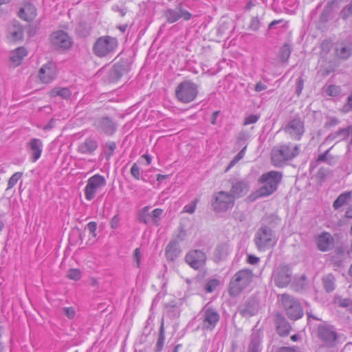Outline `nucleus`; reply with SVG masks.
Listing matches in <instances>:
<instances>
[{
    "label": "nucleus",
    "instance_id": "49",
    "mask_svg": "<svg viewBox=\"0 0 352 352\" xmlns=\"http://www.w3.org/2000/svg\"><path fill=\"white\" fill-rule=\"evenodd\" d=\"M296 94L298 96H299L302 92V90L304 87V80L302 77H299L296 80Z\"/></svg>",
    "mask_w": 352,
    "mask_h": 352
},
{
    "label": "nucleus",
    "instance_id": "2",
    "mask_svg": "<svg viewBox=\"0 0 352 352\" xmlns=\"http://www.w3.org/2000/svg\"><path fill=\"white\" fill-rule=\"evenodd\" d=\"M300 153V146H292L283 144L272 148L271 153L272 163L274 166H282L285 162L296 157Z\"/></svg>",
    "mask_w": 352,
    "mask_h": 352
},
{
    "label": "nucleus",
    "instance_id": "48",
    "mask_svg": "<svg viewBox=\"0 0 352 352\" xmlns=\"http://www.w3.org/2000/svg\"><path fill=\"white\" fill-rule=\"evenodd\" d=\"M219 281L216 279L210 280L205 287V289L207 292H212L218 286Z\"/></svg>",
    "mask_w": 352,
    "mask_h": 352
},
{
    "label": "nucleus",
    "instance_id": "41",
    "mask_svg": "<svg viewBox=\"0 0 352 352\" xmlns=\"http://www.w3.org/2000/svg\"><path fill=\"white\" fill-rule=\"evenodd\" d=\"M246 149V146H245L239 153L230 162L228 166L227 167L226 170L234 166L239 160H241L245 155V151Z\"/></svg>",
    "mask_w": 352,
    "mask_h": 352
},
{
    "label": "nucleus",
    "instance_id": "34",
    "mask_svg": "<svg viewBox=\"0 0 352 352\" xmlns=\"http://www.w3.org/2000/svg\"><path fill=\"white\" fill-rule=\"evenodd\" d=\"M72 95V91L67 87L58 88L55 87L49 92V96L51 98L60 96L63 99H68Z\"/></svg>",
    "mask_w": 352,
    "mask_h": 352
},
{
    "label": "nucleus",
    "instance_id": "33",
    "mask_svg": "<svg viewBox=\"0 0 352 352\" xmlns=\"http://www.w3.org/2000/svg\"><path fill=\"white\" fill-rule=\"evenodd\" d=\"M352 197V192H344L340 194L338 198L334 201L333 207L335 210H338L342 206L348 204Z\"/></svg>",
    "mask_w": 352,
    "mask_h": 352
},
{
    "label": "nucleus",
    "instance_id": "1",
    "mask_svg": "<svg viewBox=\"0 0 352 352\" xmlns=\"http://www.w3.org/2000/svg\"><path fill=\"white\" fill-rule=\"evenodd\" d=\"M282 173L271 170L263 173L258 179V182L263 186L256 192V197H266L274 192L282 179Z\"/></svg>",
    "mask_w": 352,
    "mask_h": 352
},
{
    "label": "nucleus",
    "instance_id": "6",
    "mask_svg": "<svg viewBox=\"0 0 352 352\" xmlns=\"http://www.w3.org/2000/svg\"><path fill=\"white\" fill-rule=\"evenodd\" d=\"M292 279V270L285 264H280L273 270L272 280L279 288H284L289 285Z\"/></svg>",
    "mask_w": 352,
    "mask_h": 352
},
{
    "label": "nucleus",
    "instance_id": "14",
    "mask_svg": "<svg viewBox=\"0 0 352 352\" xmlns=\"http://www.w3.org/2000/svg\"><path fill=\"white\" fill-rule=\"evenodd\" d=\"M318 336L328 346L336 345L338 335L333 327L320 324L318 327Z\"/></svg>",
    "mask_w": 352,
    "mask_h": 352
},
{
    "label": "nucleus",
    "instance_id": "51",
    "mask_svg": "<svg viewBox=\"0 0 352 352\" xmlns=\"http://www.w3.org/2000/svg\"><path fill=\"white\" fill-rule=\"evenodd\" d=\"M333 72V68L331 66H329L327 67H321L320 69L318 71V73L321 76L326 77Z\"/></svg>",
    "mask_w": 352,
    "mask_h": 352
},
{
    "label": "nucleus",
    "instance_id": "22",
    "mask_svg": "<svg viewBox=\"0 0 352 352\" xmlns=\"http://www.w3.org/2000/svg\"><path fill=\"white\" fill-rule=\"evenodd\" d=\"M274 323L278 335L280 336H287L289 333L291 327L282 314L279 312L276 313Z\"/></svg>",
    "mask_w": 352,
    "mask_h": 352
},
{
    "label": "nucleus",
    "instance_id": "44",
    "mask_svg": "<svg viewBox=\"0 0 352 352\" xmlns=\"http://www.w3.org/2000/svg\"><path fill=\"white\" fill-rule=\"evenodd\" d=\"M337 303L342 307L347 308L352 311V300L350 298H338Z\"/></svg>",
    "mask_w": 352,
    "mask_h": 352
},
{
    "label": "nucleus",
    "instance_id": "12",
    "mask_svg": "<svg viewBox=\"0 0 352 352\" xmlns=\"http://www.w3.org/2000/svg\"><path fill=\"white\" fill-rule=\"evenodd\" d=\"M203 329L212 331L219 321L220 316L214 308L206 306L202 310Z\"/></svg>",
    "mask_w": 352,
    "mask_h": 352
},
{
    "label": "nucleus",
    "instance_id": "24",
    "mask_svg": "<svg viewBox=\"0 0 352 352\" xmlns=\"http://www.w3.org/2000/svg\"><path fill=\"white\" fill-rule=\"evenodd\" d=\"M28 51L23 47H20L11 52L10 61L13 67L20 65L23 58L27 56Z\"/></svg>",
    "mask_w": 352,
    "mask_h": 352
},
{
    "label": "nucleus",
    "instance_id": "30",
    "mask_svg": "<svg viewBox=\"0 0 352 352\" xmlns=\"http://www.w3.org/2000/svg\"><path fill=\"white\" fill-rule=\"evenodd\" d=\"M98 148L97 142L92 138H87L78 148V151L83 154L91 153Z\"/></svg>",
    "mask_w": 352,
    "mask_h": 352
},
{
    "label": "nucleus",
    "instance_id": "42",
    "mask_svg": "<svg viewBox=\"0 0 352 352\" xmlns=\"http://www.w3.org/2000/svg\"><path fill=\"white\" fill-rule=\"evenodd\" d=\"M340 16L344 20L352 16V0L340 11Z\"/></svg>",
    "mask_w": 352,
    "mask_h": 352
},
{
    "label": "nucleus",
    "instance_id": "25",
    "mask_svg": "<svg viewBox=\"0 0 352 352\" xmlns=\"http://www.w3.org/2000/svg\"><path fill=\"white\" fill-rule=\"evenodd\" d=\"M341 2L342 0H332L329 2L320 14V20L322 22L328 21L331 13L340 8Z\"/></svg>",
    "mask_w": 352,
    "mask_h": 352
},
{
    "label": "nucleus",
    "instance_id": "26",
    "mask_svg": "<svg viewBox=\"0 0 352 352\" xmlns=\"http://www.w3.org/2000/svg\"><path fill=\"white\" fill-rule=\"evenodd\" d=\"M336 56L342 60H346L352 56V43H342L336 48Z\"/></svg>",
    "mask_w": 352,
    "mask_h": 352
},
{
    "label": "nucleus",
    "instance_id": "18",
    "mask_svg": "<svg viewBox=\"0 0 352 352\" xmlns=\"http://www.w3.org/2000/svg\"><path fill=\"white\" fill-rule=\"evenodd\" d=\"M186 263L193 269L197 270L204 266L206 256L201 250H192L185 257Z\"/></svg>",
    "mask_w": 352,
    "mask_h": 352
},
{
    "label": "nucleus",
    "instance_id": "59",
    "mask_svg": "<svg viewBox=\"0 0 352 352\" xmlns=\"http://www.w3.org/2000/svg\"><path fill=\"white\" fill-rule=\"evenodd\" d=\"M249 137L250 134L248 132L245 131H242L239 133L237 139L239 142H245L249 138Z\"/></svg>",
    "mask_w": 352,
    "mask_h": 352
},
{
    "label": "nucleus",
    "instance_id": "11",
    "mask_svg": "<svg viewBox=\"0 0 352 352\" xmlns=\"http://www.w3.org/2000/svg\"><path fill=\"white\" fill-rule=\"evenodd\" d=\"M52 45L56 49L69 50L73 44L72 38L63 31H57L50 35Z\"/></svg>",
    "mask_w": 352,
    "mask_h": 352
},
{
    "label": "nucleus",
    "instance_id": "3",
    "mask_svg": "<svg viewBox=\"0 0 352 352\" xmlns=\"http://www.w3.org/2000/svg\"><path fill=\"white\" fill-rule=\"evenodd\" d=\"M253 277L251 270L244 269L237 272L230 281L229 295L232 297L238 296L252 282Z\"/></svg>",
    "mask_w": 352,
    "mask_h": 352
},
{
    "label": "nucleus",
    "instance_id": "8",
    "mask_svg": "<svg viewBox=\"0 0 352 352\" xmlns=\"http://www.w3.org/2000/svg\"><path fill=\"white\" fill-rule=\"evenodd\" d=\"M118 46V41L116 38L106 36H101L96 41L93 50L98 57H104L113 52Z\"/></svg>",
    "mask_w": 352,
    "mask_h": 352
},
{
    "label": "nucleus",
    "instance_id": "52",
    "mask_svg": "<svg viewBox=\"0 0 352 352\" xmlns=\"http://www.w3.org/2000/svg\"><path fill=\"white\" fill-rule=\"evenodd\" d=\"M131 173L135 179H140V168L137 164H133L131 168Z\"/></svg>",
    "mask_w": 352,
    "mask_h": 352
},
{
    "label": "nucleus",
    "instance_id": "36",
    "mask_svg": "<svg viewBox=\"0 0 352 352\" xmlns=\"http://www.w3.org/2000/svg\"><path fill=\"white\" fill-rule=\"evenodd\" d=\"M292 48L288 43H285L280 49V58L282 63H286L291 54Z\"/></svg>",
    "mask_w": 352,
    "mask_h": 352
},
{
    "label": "nucleus",
    "instance_id": "62",
    "mask_svg": "<svg viewBox=\"0 0 352 352\" xmlns=\"http://www.w3.org/2000/svg\"><path fill=\"white\" fill-rule=\"evenodd\" d=\"M338 123V120L337 118H331L325 123V127H331L336 125Z\"/></svg>",
    "mask_w": 352,
    "mask_h": 352
},
{
    "label": "nucleus",
    "instance_id": "4",
    "mask_svg": "<svg viewBox=\"0 0 352 352\" xmlns=\"http://www.w3.org/2000/svg\"><path fill=\"white\" fill-rule=\"evenodd\" d=\"M257 249L265 251L276 243L275 232L266 225H262L256 231L254 239Z\"/></svg>",
    "mask_w": 352,
    "mask_h": 352
},
{
    "label": "nucleus",
    "instance_id": "23",
    "mask_svg": "<svg viewBox=\"0 0 352 352\" xmlns=\"http://www.w3.org/2000/svg\"><path fill=\"white\" fill-rule=\"evenodd\" d=\"M36 9L32 3L24 2L20 8L18 16L25 21H31L36 16Z\"/></svg>",
    "mask_w": 352,
    "mask_h": 352
},
{
    "label": "nucleus",
    "instance_id": "29",
    "mask_svg": "<svg viewBox=\"0 0 352 352\" xmlns=\"http://www.w3.org/2000/svg\"><path fill=\"white\" fill-rule=\"evenodd\" d=\"M58 74V69L56 63L47 61L45 63V84L54 80Z\"/></svg>",
    "mask_w": 352,
    "mask_h": 352
},
{
    "label": "nucleus",
    "instance_id": "55",
    "mask_svg": "<svg viewBox=\"0 0 352 352\" xmlns=\"http://www.w3.org/2000/svg\"><path fill=\"white\" fill-rule=\"evenodd\" d=\"M277 352H298V349L296 346H282Z\"/></svg>",
    "mask_w": 352,
    "mask_h": 352
},
{
    "label": "nucleus",
    "instance_id": "40",
    "mask_svg": "<svg viewBox=\"0 0 352 352\" xmlns=\"http://www.w3.org/2000/svg\"><path fill=\"white\" fill-rule=\"evenodd\" d=\"M23 173L21 172H16L13 174L8 180V189L12 188L21 178Z\"/></svg>",
    "mask_w": 352,
    "mask_h": 352
},
{
    "label": "nucleus",
    "instance_id": "16",
    "mask_svg": "<svg viewBox=\"0 0 352 352\" xmlns=\"http://www.w3.org/2000/svg\"><path fill=\"white\" fill-rule=\"evenodd\" d=\"M191 16V14L188 11L183 10L182 3H179L175 9H168L164 12V16L166 21L170 23L177 21L181 17L188 21L190 19Z\"/></svg>",
    "mask_w": 352,
    "mask_h": 352
},
{
    "label": "nucleus",
    "instance_id": "56",
    "mask_svg": "<svg viewBox=\"0 0 352 352\" xmlns=\"http://www.w3.org/2000/svg\"><path fill=\"white\" fill-rule=\"evenodd\" d=\"M196 202L197 201H195L193 203L186 205L184 208V212L192 214L195 210Z\"/></svg>",
    "mask_w": 352,
    "mask_h": 352
},
{
    "label": "nucleus",
    "instance_id": "54",
    "mask_svg": "<svg viewBox=\"0 0 352 352\" xmlns=\"http://www.w3.org/2000/svg\"><path fill=\"white\" fill-rule=\"evenodd\" d=\"M162 212L163 210L162 209L156 208L152 212L151 217H152L153 220L156 222L160 218Z\"/></svg>",
    "mask_w": 352,
    "mask_h": 352
},
{
    "label": "nucleus",
    "instance_id": "31",
    "mask_svg": "<svg viewBox=\"0 0 352 352\" xmlns=\"http://www.w3.org/2000/svg\"><path fill=\"white\" fill-rule=\"evenodd\" d=\"M181 250L176 241H170L166 249V258L172 261L175 260L179 255Z\"/></svg>",
    "mask_w": 352,
    "mask_h": 352
},
{
    "label": "nucleus",
    "instance_id": "10",
    "mask_svg": "<svg viewBox=\"0 0 352 352\" xmlns=\"http://www.w3.org/2000/svg\"><path fill=\"white\" fill-rule=\"evenodd\" d=\"M212 208L217 212H226L233 207L235 199L228 192L220 191L214 195Z\"/></svg>",
    "mask_w": 352,
    "mask_h": 352
},
{
    "label": "nucleus",
    "instance_id": "5",
    "mask_svg": "<svg viewBox=\"0 0 352 352\" xmlns=\"http://www.w3.org/2000/svg\"><path fill=\"white\" fill-rule=\"evenodd\" d=\"M280 302L290 320H296L302 317L303 309L296 298L287 294H283L280 296Z\"/></svg>",
    "mask_w": 352,
    "mask_h": 352
},
{
    "label": "nucleus",
    "instance_id": "61",
    "mask_svg": "<svg viewBox=\"0 0 352 352\" xmlns=\"http://www.w3.org/2000/svg\"><path fill=\"white\" fill-rule=\"evenodd\" d=\"M120 219L118 215H115L111 220V226L112 228H117L119 226Z\"/></svg>",
    "mask_w": 352,
    "mask_h": 352
},
{
    "label": "nucleus",
    "instance_id": "45",
    "mask_svg": "<svg viewBox=\"0 0 352 352\" xmlns=\"http://www.w3.org/2000/svg\"><path fill=\"white\" fill-rule=\"evenodd\" d=\"M149 207H144L142 211V212L139 214L138 219L140 222H143L145 224H147L148 222V217L150 216L148 214Z\"/></svg>",
    "mask_w": 352,
    "mask_h": 352
},
{
    "label": "nucleus",
    "instance_id": "17",
    "mask_svg": "<svg viewBox=\"0 0 352 352\" xmlns=\"http://www.w3.org/2000/svg\"><path fill=\"white\" fill-rule=\"evenodd\" d=\"M316 244L321 252H327L332 250L335 245V239L328 232H322L316 236Z\"/></svg>",
    "mask_w": 352,
    "mask_h": 352
},
{
    "label": "nucleus",
    "instance_id": "21",
    "mask_svg": "<svg viewBox=\"0 0 352 352\" xmlns=\"http://www.w3.org/2000/svg\"><path fill=\"white\" fill-rule=\"evenodd\" d=\"M129 70L130 65L128 62L117 63L109 73V80L112 82L117 81Z\"/></svg>",
    "mask_w": 352,
    "mask_h": 352
},
{
    "label": "nucleus",
    "instance_id": "28",
    "mask_svg": "<svg viewBox=\"0 0 352 352\" xmlns=\"http://www.w3.org/2000/svg\"><path fill=\"white\" fill-rule=\"evenodd\" d=\"M261 334L258 331L253 332L250 336V341L248 346V352H261Z\"/></svg>",
    "mask_w": 352,
    "mask_h": 352
},
{
    "label": "nucleus",
    "instance_id": "32",
    "mask_svg": "<svg viewBox=\"0 0 352 352\" xmlns=\"http://www.w3.org/2000/svg\"><path fill=\"white\" fill-rule=\"evenodd\" d=\"M29 146L33 155L32 162H36L42 153V142L40 140L34 139L29 143Z\"/></svg>",
    "mask_w": 352,
    "mask_h": 352
},
{
    "label": "nucleus",
    "instance_id": "43",
    "mask_svg": "<svg viewBox=\"0 0 352 352\" xmlns=\"http://www.w3.org/2000/svg\"><path fill=\"white\" fill-rule=\"evenodd\" d=\"M67 277L71 280H78L81 277V272L78 269H70L67 271Z\"/></svg>",
    "mask_w": 352,
    "mask_h": 352
},
{
    "label": "nucleus",
    "instance_id": "15",
    "mask_svg": "<svg viewBox=\"0 0 352 352\" xmlns=\"http://www.w3.org/2000/svg\"><path fill=\"white\" fill-rule=\"evenodd\" d=\"M96 129L107 135H113L116 129L117 125L109 117H100L97 118L94 123Z\"/></svg>",
    "mask_w": 352,
    "mask_h": 352
},
{
    "label": "nucleus",
    "instance_id": "19",
    "mask_svg": "<svg viewBox=\"0 0 352 352\" xmlns=\"http://www.w3.org/2000/svg\"><path fill=\"white\" fill-rule=\"evenodd\" d=\"M249 190L250 184L247 180H234L232 182V186L230 193L234 197L235 199L247 195Z\"/></svg>",
    "mask_w": 352,
    "mask_h": 352
},
{
    "label": "nucleus",
    "instance_id": "50",
    "mask_svg": "<svg viewBox=\"0 0 352 352\" xmlns=\"http://www.w3.org/2000/svg\"><path fill=\"white\" fill-rule=\"evenodd\" d=\"M259 118L258 116L256 115H250L245 118L243 124L248 125L250 124L256 123Z\"/></svg>",
    "mask_w": 352,
    "mask_h": 352
},
{
    "label": "nucleus",
    "instance_id": "7",
    "mask_svg": "<svg viewBox=\"0 0 352 352\" xmlns=\"http://www.w3.org/2000/svg\"><path fill=\"white\" fill-rule=\"evenodd\" d=\"M197 89L196 84L186 80L178 85L175 90V94L179 101L188 103L196 98L198 93Z\"/></svg>",
    "mask_w": 352,
    "mask_h": 352
},
{
    "label": "nucleus",
    "instance_id": "39",
    "mask_svg": "<svg viewBox=\"0 0 352 352\" xmlns=\"http://www.w3.org/2000/svg\"><path fill=\"white\" fill-rule=\"evenodd\" d=\"M326 94L329 96H338L341 94V88L335 85H329L326 89Z\"/></svg>",
    "mask_w": 352,
    "mask_h": 352
},
{
    "label": "nucleus",
    "instance_id": "9",
    "mask_svg": "<svg viewBox=\"0 0 352 352\" xmlns=\"http://www.w3.org/2000/svg\"><path fill=\"white\" fill-rule=\"evenodd\" d=\"M283 130L292 140H300L305 132L304 120L298 116L295 117L286 123Z\"/></svg>",
    "mask_w": 352,
    "mask_h": 352
},
{
    "label": "nucleus",
    "instance_id": "53",
    "mask_svg": "<svg viewBox=\"0 0 352 352\" xmlns=\"http://www.w3.org/2000/svg\"><path fill=\"white\" fill-rule=\"evenodd\" d=\"M63 313L69 318L72 319L74 318L76 311L74 308L72 307H64L63 308Z\"/></svg>",
    "mask_w": 352,
    "mask_h": 352
},
{
    "label": "nucleus",
    "instance_id": "20",
    "mask_svg": "<svg viewBox=\"0 0 352 352\" xmlns=\"http://www.w3.org/2000/svg\"><path fill=\"white\" fill-rule=\"evenodd\" d=\"M258 309V302L253 297L248 298L239 307V313L243 317L249 318L255 315Z\"/></svg>",
    "mask_w": 352,
    "mask_h": 352
},
{
    "label": "nucleus",
    "instance_id": "60",
    "mask_svg": "<svg viewBox=\"0 0 352 352\" xmlns=\"http://www.w3.org/2000/svg\"><path fill=\"white\" fill-rule=\"evenodd\" d=\"M350 135V127L341 129L337 132V135H341L343 138H347Z\"/></svg>",
    "mask_w": 352,
    "mask_h": 352
},
{
    "label": "nucleus",
    "instance_id": "46",
    "mask_svg": "<svg viewBox=\"0 0 352 352\" xmlns=\"http://www.w3.org/2000/svg\"><path fill=\"white\" fill-rule=\"evenodd\" d=\"M260 27V21L258 18V16H253L248 25V29L252 30V31H256L258 30Z\"/></svg>",
    "mask_w": 352,
    "mask_h": 352
},
{
    "label": "nucleus",
    "instance_id": "64",
    "mask_svg": "<svg viewBox=\"0 0 352 352\" xmlns=\"http://www.w3.org/2000/svg\"><path fill=\"white\" fill-rule=\"evenodd\" d=\"M259 261V258L257 257V256H255L254 255H250L248 256V262L250 263V264H252V265H255L256 263H258Z\"/></svg>",
    "mask_w": 352,
    "mask_h": 352
},
{
    "label": "nucleus",
    "instance_id": "27",
    "mask_svg": "<svg viewBox=\"0 0 352 352\" xmlns=\"http://www.w3.org/2000/svg\"><path fill=\"white\" fill-rule=\"evenodd\" d=\"M23 30L22 25L19 23H14L9 28V39L13 43H16L23 39Z\"/></svg>",
    "mask_w": 352,
    "mask_h": 352
},
{
    "label": "nucleus",
    "instance_id": "58",
    "mask_svg": "<svg viewBox=\"0 0 352 352\" xmlns=\"http://www.w3.org/2000/svg\"><path fill=\"white\" fill-rule=\"evenodd\" d=\"M133 259L136 262L137 266L139 267L140 264V261H141V254H140V248H136L134 250Z\"/></svg>",
    "mask_w": 352,
    "mask_h": 352
},
{
    "label": "nucleus",
    "instance_id": "13",
    "mask_svg": "<svg viewBox=\"0 0 352 352\" xmlns=\"http://www.w3.org/2000/svg\"><path fill=\"white\" fill-rule=\"evenodd\" d=\"M106 184L105 179L98 174L91 177L85 188V195L87 200L94 198L96 191Z\"/></svg>",
    "mask_w": 352,
    "mask_h": 352
},
{
    "label": "nucleus",
    "instance_id": "37",
    "mask_svg": "<svg viewBox=\"0 0 352 352\" xmlns=\"http://www.w3.org/2000/svg\"><path fill=\"white\" fill-rule=\"evenodd\" d=\"M306 279L307 278L305 275L301 276V277L294 283V289L296 292H300L305 289L307 287Z\"/></svg>",
    "mask_w": 352,
    "mask_h": 352
},
{
    "label": "nucleus",
    "instance_id": "57",
    "mask_svg": "<svg viewBox=\"0 0 352 352\" xmlns=\"http://www.w3.org/2000/svg\"><path fill=\"white\" fill-rule=\"evenodd\" d=\"M96 228H97V224L96 222L92 221V222H89L87 224L88 230L94 237L96 236Z\"/></svg>",
    "mask_w": 352,
    "mask_h": 352
},
{
    "label": "nucleus",
    "instance_id": "38",
    "mask_svg": "<svg viewBox=\"0 0 352 352\" xmlns=\"http://www.w3.org/2000/svg\"><path fill=\"white\" fill-rule=\"evenodd\" d=\"M164 340H165L164 329V324L162 323L160 327V334H159V337H158L157 344H156L157 351H160L162 349L164 343Z\"/></svg>",
    "mask_w": 352,
    "mask_h": 352
},
{
    "label": "nucleus",
    "instance_id": "35",
    "mask_svg": "<svg viewBox=\"0 0 352 352\" xmlns=\"http://www.w3.org/2000/svg\"><path fill=\"white\" fill-rule=\"evenodd\" d=\"M324 288L327 292H331L335 289V277L332 274H328L322 278Z\"/></svg>",
    "mask_w": 352,
    "mask_h": 352
},
{
    "label": "nucleus",
    "instance_id": "63",
    "mask_svg": "<svg viewBox=\"0 0 352 352\" xmlns=\"http://www.w3.org/2000/svg\"><path fill=\"white\" fill-rule=\"evenodd\" d=\"M265 221H267V223L274 222L275 223H277L278 221H279V219L277 217V216H276L274 214H270V215L266 217V218L265 219Z\"/></svg>",
    "mask_w": 352,
    "mask_h": 352
},
{
    "label": "nucleus",
    "instance_id": "47",
    "mask_svg": "<svg viewBox=\"0 0 352 352\" xmlns=\"http://www.w3.org/2000/svg\"><path fill=\"white\" fill-rule=\"evenodd\" d=\"M105 146L108 148V151L105 152L106 158L109 159L113 154L116 144L114 142H109L106 144Z\"/></svg>",
    "mask_w": 352,
    "mask_h": 352
}]
</instances>
